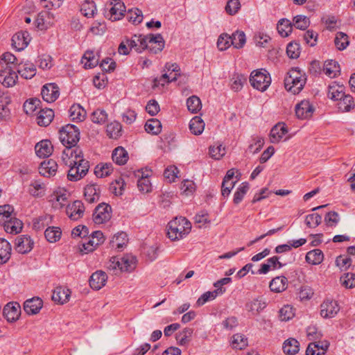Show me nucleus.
Instances as JSON below:
<instances>
[{
  "label": "nucleus",
  "mask_w": 355,
  "mask_h": 355,
  "mask_svg": "<svg viewBox=\"0 0 355 355\" xmlns=\"http://www.w3.org/2000/svg\"><path fill=\"white\" fill-rule=\"evenodd\" d=\"M191 224L184 217H176L168 224L167 234L172 241L183 239L191 231Z\"/></svg>",
  "instance_id": "nucleus-1"
},
{
  "label": "nucleus",
  "mask_w": 355,
  "mask_h": 355,
  "mask_svg": "<svg viewBox=\"0 0 355 355\" xmlns=\"http://www.w3.org/2000/svg\"><path fill=\"white\" fill-rule=\"evenodd\" d=\"M306 81L304 73L298 69H292L284 79L285 88L293 94H297L304 88Z\"/></svg>",
  "instance_id": "nucleus-2"
},
{
  "label": "nucleus",
  "mask_w": 355,
  "mask_h": 355,
  "mask_svg": "<svg viewBox=\"0 0 355 355\" xmlns=\"http://www.w3.org/2000/svg\"><path fill=\"white\" fill-rule=\"evenodd\" d=\"M252 87L260 92H265L271 84V77L266 69L253 71L250 77Z\"/></svg>",
  "instance_id": "nucleus-3"
},
{
  "label": "nucleus",
  "mask_w": 355,
  "mask_h": 355,
  "mask_svg": "<svg viewBox=\"0 0 355 355\" xmlns=\"http://www.w3.org/2000/svg\"><path fill=\"white\" fill-rule=\"evenodd\" d=\"M137 265V259L132 254H125L122 257H114L110 259V268L119 269L121 271L132 272Z\"/></svg>",
  "instance_id": "nucleus-4"
},
{
  "label": "nucleus",
  "mask_w": 355,
  "mask_h": 355,
  "mask_svg": "<svg viewBox=\"0 0 355 355\" xmlns=\"http://www.w3.org/2000/svg\"><path fill=\"white\" fill-rule=\"evenodd\" d=\"M59 133L60 141L64 146H76L80 139L79 129L72 124L62 127Z\"/></svg>",
  "instance_id": "nucleus-5"
},
{
  "label": "nucleus",
  "mask_w": 355,
  "mask_h": 355,
  "mask_svg": "<svg viewBox=\"0 0 355 355\" xmlns=\"http://www.w3.org/2000/svg\"><path fill=\"white\" fill-rule=\"evenodd\" d=\"M66 148L63 150L62 154V159L67 166H71V164H77V162L80 160H85L83 157L82 150L73 146H64Z\"/></svg>",
  "instance_id": "nucleus-6"
},
{
  "label": "nucleus",
  "mask_w": 355,
  "mask_h": 355,
  "mask_svg": "<svg viewBox=\"0 0 355 355\" xmlns=\"http://www.w3.org/2000/svg\"><path fill=\"white\" fill-rule=\"evenodd\" d=\"M110 6L108 11L105 12L106 17L112 21L121 19L125 12L123 2L121 0H112Z\"/></svg>",
  "instance_id": "nucleus-7"
},
{
  "label": "nucleus",
  "mask_w": 355,
  "mask_h": 355,
  "mask_svg": "<svg viewBox=\"0 0 355 355\" xmlns=\"http://www.w3.org/2000/svg\"><path fill=\"white\" fill-rule=\"evenodd\" d=\"M105 241L103 234L101 231H95L87 239V241L83 243L81 252L88 253L92 252L95 248L103 243Z\"/></svg>",
  "instance_id": "nucleus-8"
},
{
  "label": "nucleus",
  "mask_w": 355,
  "mask_h": 355,
  "mask_svg": "<svg viewBox=\"0 0 355 355\" xmlns=\"http://www.w3.org/2000/svg\"><path fill=\"white\" fill-rule=\"evenodd\" d=\"M111 207L105 203L99 204L93 214V220L96 224L106 223L111 218Z\"/></svg>",
  "instance_id": "nucleus-9"
},
{
  "label": "nucleus",
  "mask_w": 355,
  "mask_h": 355,
  "mask_svg": "<svg viewBox=\"0 0 355 355\" xmlns=\"http://www.w3.org/2000/svg\"><path fill=\"white\" fill-rule=\"evenodd\" d=\"M146 44V49H148L150 53L157 54L163 50L165 42L162 35L159 33L155 35L148 34Z\"/></svg>",
  "instance_id": "nucleus-10"
},
{
  "label": "nucleus",
  "mask_w": 355,
  "mask_h": 355,
  "mask_svg": "<svg viewBox=\"0 0 355 355\" xmlns=\"http://www.w3.org/2000/svg\"><path fill=\"white\" fill-rule=\"evenodd\" d=\"M339 311L338 304L333 300H326L320 305V315L324 318H334Z\"/></svg>",
  "instance_id": "nucleus-11"
},
{
  "label": "nucleus",
  "mask_w": 355,
  "mask_h": 355,
  "mask_svg": "<svg viewBox=\"0 0 355 355\" xmlns=\"http://www.w3.org/2000/svg\"><path fill=\"white\" fill-rule=\"evenodd\" d=\"M313 112L314 107L309 100H303L295 105V114L298 119H309Z\"/></svg>",
  "instance_id": "nucleus-12"
},
{
  "label": "nucleus",
  "mask_w": 355,
  "mask_h": 355,
  "mask_svg": "<svg viewBox=\"0 0 355 355\" xmlns=\"http://www.w3.org/2000/svg\"><path fill=\"white\" fill-rule=\"evenodd\" d=\"M79 166L81 167L80 173H78L77 169L75 168L73 164L69 166L70 167L67 178L70 181H78L83 178L88 172L89 170V162L87 160H80Z\"/></svg>",
  "instance_id": "nucleus-13"
},
{
  "label": "nucleus",
  "mask_w": 355,
  "mask_h": 355,
  "mask_svg": "<svg viewBox=\"0 0 355 355\" xmlns=\"http://www.w3.org/2000/svg\"><path fill=\"white\" fill-rule=\"evenodd\" d=\"M85 209L83 203L80 200H76L67 207L66 213L71 220H77L83 216Z\"/></svg>",
  "instance_id": "nucleus-14"
},
{
  "label": "nucleus",
  "mask_w": 355,
  "mask_h": 355,
  "mask_svg": "<svg viewBox=\"0 0 355 355\" xmlns=\"http://www.w3.org/2000/svg\"><path fill=\"white\" fill-rule=\"evenodd\" d=\"M33 241L28 235H21L15 239V250L21 254L29 252L33 247Z\"/></svg>",
  "instance_id": "nucleus-15"
},
{
  "label": "nucleus",
  "mask_w": 355,
  "mask_h": 355,
  "mask_svg": "<svg viewBox=\"0 0 355 355\" xmlns=\"http://www.w3.org/2000/svg\"><path fill=\"white\" fill-rule=\"evenodd\" d=\"M41 94L44 101L53 103L59 97V88L55 83L46 84L42 87Z\"/></svg>",
  "instance_id": "nucleus-16"
},
{
  "label": "nucleus",
  "mask_w": 355,
  "mask_h": 355,
  "mask_svg": "<svg viewBox=\"0 0 355 355\" xmlns=\"http://www.w3.org/2000/svg\"><path fill=\"white\" fill-rule=\"evenodd\" d=\"M21 313V307L17 302H9L3 309L4 317L8 322H15L18 320Z\"/></svg>",
  "instance_id": "nucleus-17"
},
{
  "label": "nucleus",
  "mask_w": 355,
  "mask_h": 355,
  "mask_svg": "<svg viewBox=\"0 0 355 355\" xmlns=\"http://www.w3.org/2000/svg\"><path fill=\"white\" fill-rule=\"evenodd\" d=\"M148 34L135 35L131 40H128L126 43L130 49H134L137 52L141 53L146 49Z\"/></svg>",
  "instance_id": "nucleus-18"
},
{
  "label": "nucleus",
  "mask_w": 355,
  "mask_h": 355,
  "mask_svg": "<svg viewBox=\"0 0 355 355\" xmlns=\"http://www.w3.org/2000/svg\"><path fill=\"white\" fill-rule=\"evenodd\" d=\"M18 76L15 71H13L10 66L0 71V83L6 87H12L15 85Z\"/></svg>",
  "instance_id": "nucleus-19"
},
{
  "label": "nucleus",
  "mask_w": 355,
  "mask_h": 355,
  "mask_svg": "<svg viewBox=\"0 0 355 355\" xmlns=\"http://www.w3.org/2000/svg\"><path fill=\"white\" fill-rule=\"evenodd\" d=\"M30 42L29 33L27 31L18 32L12 37V45L17 51L24 50Z\"/></svg>",
  "instance_id": "nucleus-20"
},
{
  "label": "nucleus",
  "mask_w": 355,
  "mask_h": 355,
  "mask_svg": "<svg viewBox=\"0 0 355 355\" xmlns=\"http://www.w3.org/2000/svg\"><path fill=\"white\" fill-rule=\"evenodd\" d=\"M107 280L106 273L102 270H98L91 275L89 285L92 289L98 291L105 285Z\"/></svg>",
  "instance_id": "nucleus-21"
},
{
  "label": "nucleus",
  "mask_w": 355,
  "mask_h": 355,
  "mask_svg": "<svg viewBox=\"0 0 355 355\" xmlns=\"http://www.w3.org/2000/svg\"><path fill=\"white\" fill-rule=\"evenodd\" d=\"M53 146L49 140H42L38 142L35 146L37 156L40 158L49 157L53 153Z\"/></svg>",
  "instance_id": "nucleus-22"
},
{
  "label": "nucleus",
  "mask_w": 355,
  "mask_h": 355,
  "mask_svg": "<svg viewBox=\"0 0 355 355\" xmlns=\"http://www.w3.org/2000/svg\"><path fill=\"white\" fill-rule=\"evenodd\" d=\"M42 305V300L40 298L33 297L25 301L24 304V309L28 315H35L39 313Z\"/></svg>",
  "instance_id": "nucleus-23"
},
{
  "label": "nucleus",
  "mask_w": 355,
  "mask_h": 355,
  "mask_svg": "<svg viewBox=\"0 0 355 355\" xmlns=\"http://www.w3.org/2000/svg\"><path fill=\"white\" fill-rule=\"evenodd\" d=\"M288 132L286 125L284 123L276 124L270 130V140L272 143H279Z\"/></svg>",
  "instance_id": "nucleus-24"
},
{
  "label": "nucleus",
  "mask_w": 355,
  "mask_h": 355,
  "mask_svg": "<svg viewBox=\"0 0 355 355\" xmlns=\"http://www.w3.org/2000/svg\"><path fill=\"white\" fill-rule=\"evenodd\" d=\"M70 294L69 289L59 286L54 289L51 298L55 302L63 304L69 300Z\"/></svg>",
  "instance_id": "nucleus-25"
},
{
  "label": "nucleus",
  "mask_w": 355,
  "mask_h": 355,
  "mask_svg": "<svg viewBox=\"0 0 355 355\" xmlns=\"http://www.w3.org/2000/svg\"><path fill=\"white\" fill-rule=\"evenodd\" d=\"M17 70V73L25 79H31L36 73L35 67L31 62L19 63Z\"/></svg>",
  "instance_id": "nucleus-26"
},
{
  "label": "nucleus",
  "mask_w": 355,
  "mask_h": 355,
  "mask_svg": "<svg viewBox=\"0 0 355 355\" xmlns=\"http://www.w3.org/2000/svg\"><path fill=\"white\" fill-rule=\"evenodd\" d=\"M85 198L89 203L97 202L100 198V188L97 184H89L85 188Z\"/></svg>",
  "instance_id": "nucleus-27"
},
{
  "label": "nucleus",
  "mask_w": 355,
  "mask_h": 355,
  "mask_svg": "<svg viewBox=\"0 0 355 355\" xmlns=\"http://www.w3.org/2000/svg\"><path fill=\"white\" fill-rule=\"evenodd\" d=\"M12 248L10 243L0 238V265L5 264L10 259Z\"/></svg>",
  "instance_id": "nucleus-28"
},
{
  "label": "nucleus",
  "mask_w": 355,
  "mask_h": 355,
  "mask_svg": "<svg viewBox=\"0 0 355 355\" xmlns=\"http://www.w3.org/2000/svg\"><path fill=\"white\" fill-rule=\"evenodd\" d=\"M323 72L331 78H335L340 74V65L335 60H327L323 65Z\"/></svg>",
  "instance_id": "nucleus-29"
},
{
  "label": "nucleus",
  "mask_w": 355,
  "mask_h": 355,
  "mask_svg": "<svg viewBox=\"0 0 355 355\" xmlns=\"http://www.w3.org/2000/svg\"><path fill=\"white\" fill-rule=\"evenodd\" d=\"M57 169L58 164L53 159L42 162L39 168L40 173L43 176L54 175Z\"/></svg>",
  "instance_id": "nucleus-30"
},
{
  "label": "nucleus",
  "mask_w": 355,
  "mask_h": 355,
  "mask_svg": "<svg viewBox=\"0 0 355 355\" xmlns=\"http://www.w3.org/2000/svg\"><path fill=\"white\" fill-rule=\"evenodd\" d=\"M288 286V279L284 276H279L273 278L270 282V290L275 293H281L285 291Z\"/></svg>",
  "instance_id": "nucleus-31"
},
{
  "label": "nucleus",
  "mask_w": 355,
  "mask_h": 355,
  "mask_svg": "<svg viewBox=\"0 0 355 355\" xmlns=\"http://www.w3.org/2000/svg\"><path fill=\"white\" fill-rule=\"evenodd\" d=\"M3 226L6 232L10 234H18L22 230L23 223L15 217H12L8 221H6Z\"/></svg>",
  "instance_id": "nucleus-32"
},
{
  "label": "nucleus",
  "mask_w": 355,
  "mask_h": 355,
  "mask_svg": "<svg viewBox=\"0 0 355 355\" xmlns=\"http://www.w3.org/2000/svg\"><path fill=\"white\" fill-rule=\"evenodd\" d=\"M54 117V112L51 109L41 110L37 117V124L40 126H47Z\"/></svg>",
  "instance_id": "nucleus-33"
},
{
  "label": "nucleus",
  "mask_w": 355,
  "mask_h": 355,
  "mask_svg": "<svg viewBox=\"0 0 355 355\" xmlns=\"http://www.w3.org/2000/svg\"><path fill=\"white\" fill-rule=\"evenodd\" d=\"M338 108L341 112H349L354 107L353 97L349 94H343L341 98H339Z\"/></svg>",
  "instance_id": "nucleus-34"
},
{
  "label": "nucleus",
  "mask_w": 355,
  "mask_h": 355,
  "mask_svg": "<svg viewBox=\"0 0 355 355\" xmlns=\"http://www.w3.org/2000/svg\"><path fill=\"white\" fill-rule=\"evenodd\" d=\"M225 292V289H216L213 291H207L204 293L197 300L196 304L198 306L204 305L206 302L214 300L216 297L222 295Z\"/></svg>",
  "instance_id": "nucleus-35"
},
{
  "label": "nucleus",
  "mask_w": 355,
  "mask_h": 355,
  "mask_svg": "<svg viewBox=\"0 0 355 355\" xmlns=\"http://www.w3.org/2000/svg\"><path fill=\"white\" fill-rule=\"evenodd\" d=\"M266 306V302L262 297H258L252 300L246 304V309L252 313L257 314Z\"/></svg>",
  "instance_id": "nucleus-36"
},
{
  "label": "nucleus",
  "mask_w": 355,
  "mask_h": 355,
  "mask_svg": "<svg viewBox=\"0 0 355 355\" xmlns=\"http://www.w3.org/2000/svg\"><path fill=\"white\" fill-rule=\"evenodd\" d=\"M69 116L72 121H83L86 117V111L79 104H73L69 109Z\"/></svg>",
  "instance_id": "nucleus-37"
},
{
  "label": "nucleus",
  "mask_w": 355,
  "mask_h": 355,
  "mask_svg": "<svg viewBox=\"0 0 355 355\" xmlns=\"http://www.w3.org/2000/svg\"><path fill=\"white\" fill-rule=\"evenodd\" d=\"M112 160L118 165L125 164L128 159V152L124 148L119 146L112 153Z\"/></svg>",
  "instance_id": "nucleus-38"
},
{
  "label": "nucleus",
  "mask_w": 355,
  "mask_h": 355,
  "mask_svg": "<svg viewBox=\"0 0 355 355\" xmlns=\"http://www.w3.org/2000/svg\"><path fill=\"white\" fill-rule=\"evenodd\" d=\"M99 62V58L97 57L93 51H86L81 60V62L84 64L85 68L92 69L95 67Z\"/></svg>",
  "instance_id": "nucleus-39"
},
{
  "label": "nucleus",
  "mask_w": 355,
  "mask_h": 355,
  "mask_svg": "<svg viewBox=\"0 0 355 355\" xmlns=\"http://www.w3.org/2000/svg\"><path fill=\"white\" fill-rule=\"evenodd\" d=\"M323 252L319 249H315L308 252L305 257L306 262L312 265L320 264L323 261Z\"/></svg>",
  "instance_id": "nucleus-40"
},
{
  "label": "nucleus",
  "mask_w": 355,
  "mask_h": 355,
  "mask_svg": "<svg viewBox=\"0 0 355 355\" xmlns=\"http://www.w3.org/2000/svg\"><path fill=\"white\" fill-rule=\"evenodd\" d=\"M293 23L287 19H281L277 25L278 33L282 37H287L292 32Z\"/></svg>",
  "instance_id": "nucleus-41"
},
{
  "label": "nucleus",
  "mask_w": 355,
  "mask_h": 355,
  "mask_svg": "<svg viewBox=\"0 0 355 355\" xmlns=\"http://www.w3.org/2000/svg\"><path fill=\"white\" fill-rule=\"evenodd\" d=\"M231 345L233 349H243L248 345V338L243 334H236L232 337Z\"/></svg>",
  "instance_id": "nucleus-42"
},
{
  "label": "nucleus",
  "mask_w": 355,
  "mask_h": 355,
  "mask_svg": "<svg viewBox=\"0 0 355 355\" xmlns=\"http://www.w3.org/2000/svg\"><path fill=\"white\" fill-rule=\"evenodd\" d=\"M204 128L205 123L200 116H196L190 121L189 129L193 134L199 135L202 134Z\"/></svg>",
  "instance_id": "nucleus-43"
},
{
  "label": "nucleus",
  "mask_w": 355,
  "mask_h": 355,
  "mask_svg": "<svg viewBox=\"0 0 355 355\" xmlns=\"http://www.w3.org/2000/svg\"><path fill=\"white\" fill-rule=\"evenodd\" d=\"M299 349V343L295 338L287 339L284 343L283 351L288 355H294L298 352Z\"/></svg>",
  "instance_id": "nucleus-44"
},
{
  "label": "nucleus",
  "mask_w": 355,
  "mask_h": 355,
  "mask_svg": "<svg viewBox=\"0 0 355 355\" xmlns=\"http://www.w3.org/2000/svg\"><path fill=\"white\" fill-rule=\"evenodd\" d=\"M343 87L333 83L328 87V96L334 101H338L341 98L344 94Z\"/></svg>",
  "instance_id": "nucleus-45"
},
{
  "label": "nucleus",
  "mask_w": 355,
  "mask_h": 355,
  "mask_svg": "<svg viewBox=\"0 0 355 355\" xmlns=\"http://www.w3.org/2000/svg\"><path fill=\"white\" fill-rule=\"evenodd\" d=\"M146 131L151 135H158L162 130L161 122L157 119H148L145 124Z\"/></svg>",
  "instance_id": "nucleus-46"
},
{
  "label": "nucleus",
  "mask_w": 355,
  "mask_h": 355,
  "mask_svg": "<svg viewBox=\"0 0 355 355\" xmlns=\"http://www.w3.org/2000/svg\"><path fill=\"white\" fill-rule=\"evenodd\" d=\"M250 189L249 184L246 182H242L237 188L234 194L233 202L234 204H239L243 199L245 195L247 193Z\"/></svg>",
  "instance_id": "nucleus-47"
},
{
  "label": "nucleus",
  "mask_w": 355,
  "mask_h": 355,
  "mask_svg": "<svg viewBox=\"0 0 355 355\" xmlns=\"http://www.w3.org/2000/svg\"><path fill=\"white\" fill-rule=\"evenodd\" d=\"M232 44L236 49H241L246 42L245 35L243 31H237L230 35Z\"/></svg>",
  "instance_id": "nucleus-48"
},
{
  "label": "nucleus",
  "mask_w": 355,
  "mask_h": 355,
  "mask_svg": "<svg viewBox=\"0 0 355 355\" xmlns=\"http://www.w3.org/2000/svg\"><path fill=\"white\" fill-rule=\"evenodd\" d=\"M106 131L110 138L116 139L121 135L122 126L120 123L114 121L107 125Z\"/></svg>",
  "instance_id": "nucleus-49"
},
{
  "label": "nucleus",
  "mask_w": 355,
  "mask_h": 355,
  "mask_svg": "<svg viewBox=\"0 0 355 355\" xmlns=\"http://www.w3.org/2000/svg\"><path fill=\"white\" fill-rule=\"evenodd\" d=\"M44 235L49 242L55 243L60 239L62 232L59 227H49L45 230Z\"/></svg>",
  "instance_id": "nucleus-50"
},
{
  "label": "nucleus",
  "mask_w": 355,
  "mask_h": 355,
  "mask_svg": "<svg viewBox=\"0 0 355 355\" xmlns=\"http://www.w3.org/2000/svg\"><path fill=\"white\" fill-rule=\"evenodd\" d=\"M334 43L338 50L343 51L345 49L349 44L347 35L343 32L337 33Z\"/></svg>",
  "instance_id": "nucleus-51"
},
{
  "label": "nucleus",
  "mask_w": 355,
  "mask_h": 355,
  "mask_svg": "<svg viewBox=\"0 0 355 355\" xmlns=\"http://www.w3.org/2000/svg\"><path fill=\"white\" fill-rule=\"evenodd\" d=\"M127 241L128 236L126 233L121 232L114 236L111 243L112 247H116L119 250H121L125 245Z\"/></svg>",
  "instance_id": "nucleus-52"
},
{
  "label": "nucleus",
  "mask_w": 355,
  "mask_h": 355,
  "mask_svg": "<svg viewBox=\"0 0 355 355\" xmlns=\"http://www.w3.org/2000/svg\"><path fill=\"white\" fill-rule=\"evenodd\" d=\"M127 19L133 24H139L143 21L142 11L138 8L130 9L127 13Z\"/></svg>",
  "instance_id": "nucleus-53"
},
{
  "label": "nucleus",
  "mask_w": 355,
  "mask_h": 355,
  "mask_svg": "<svg viewBox=\"0 0 355 355\" xmlns=\"http://www.w3.org/2000/svg\"><path fill=\"white\" fill-rule=\"evenodd\" d=\"M187 106L191 113H197L202 108L200 99L196 96H192L187 100Z\"/></svg>",
  "instance_id": "nucleus-54"
},
{
  "label": "nucleus",
  "mask_w": 355,
  "mask_h": 355,
  "mask_svg": "<svg viewBox=\"0 0 355 355\" xmlns=\"http://www.w3.org/2000/svg\"><path fill=\"white\" fill-rule=\"evenodd\" d=\"M45 185L39 181L32 182L28 189L31 195L35 197L42 196L44 193Z\"/></svg>",
  "instance_id": "nucleus-55"
},
{
  "label": "nucleus",
  "mask_w": 355,
  "mask_h": 355,
  "mask_svg": "<svg viewBox=\"0 0 355 355\" xmlns=\"http://www.w3.org/2000/svg\"><path fill=\"white\" fill-rule=\"evenodd\" d=\"M112 171V164L106 163L104 164H98L95 168V175L98 178H103L109 175Z\"/></svg>",
  "instance_id": "nucleus-56"
},
{
  "label": "nucleus",
  "mask_w": 355,
  "mask_h": 355,
  "mask_svg": "<svg viewBox=\"0 0 355 355\" xmlns=\"http://www.w3.org/2000/svg\"><path fill=\"white\" fill-rule=\"evenodd\" d=\"M13 207L9 205L0 206V225H3L12 218Z\"/></svg>",
  "instance_id": "nucleus-57"
},
{
  "label": "nucleus",
  "mask_w": 355,
  "mask_h": 355,
  "mask_svg": "<svg viewBox=\"0 0 355 355\" xmlns=\"http://www.w3.org/2000/svg\"><path fill=\"white\" fill-rule=\"evenodd\" d=\"M293 25L297 29L306 30L310 25V20L304 15H297L293 18Z\"/></svg>",
  "instance_id": "nucleus-58"
},
{
  "label": "nucleus",
  "mask_w": 355,
  "mask_h": 355,
  "mask_svg": "<svg viewBox=\"0 0 355 355\" xmlns=\"http://www.w3.org/2000/svg\"><path fill=\"white\" fill-rule=\"evenodd\" d=\"M81 12L85 17H94L96 12V7L94 2L92 1H85L81 6Z\"/></svg>",
  "instance_id": "nucleus-59"
},
{
  "label": "nucleus",
  "mask_w": 355,
  "mask_h": 355,
  "mask_svg": "<svg viewBox=\"0 0 355 355\" xmlns=\"http://www.w3.org/2000/svg\"><path fill=\"white\" fill-rule=\"evenodd\" d=\"M238 180L237 178H235L234 180L223 179L221 186V193L223 197L229 196L236 183L238 182Z\"/></svg>",
  "instance_id": "nucleus-60"
},
{
  "label": "nucleus",
  "mask_w": 355,
  "mask_h": 355,
  "mask_svg": "<svg viewBox=\"0 0 355 355\" xmlns=\"http://www.w3.org/2000/svg\"><path fill=\"white\" fill-rule=\"evenodd\" d=\"M125 182L122 178L116 179L110 186V190L115 196H121L124 190Z\"/></svg>",
  "instance_id": "nucleus-61"
},
{
  "label": "nucleus",
  "mask_w": 355,
  "mask_h": 355,
  "mask_svg": "<svg viewBox=\"0 0 355 355\" xmlns=\"http://www.w3.org/2000/svg\"><path fill=\"white\" fill-rule=\"evenodd\" d=\"M231 45H232V44L230 35L223 33L218 37L217 46L220 51H225Z\"/></svg>",
  "instance_id": "nucleus-62"
},
{
  "label": "nucleus",
  "mask_w": 355,
  "mask_h": 355,
  "mask_svg": "<svg viewBox=\"0 0 355 355\" xmlns=\"http://www.w3.org/2000/svg\"><path fill=\"white\" fill-rule=\"evenodd\" d=\"M341 284L347 288L355 287V274L347 272L345 273L340 278Z\"/></svg>",
  "instance_id": "nucleus-63"
},
{
  "label": "nucleus",
  "mask_w": 355,
  "mask_h": 355,
  "mask_svg": "<svg viewBox=\"0 0 355 355\" xmlns=\"http://www.w3.org/2000/svg\"><path fill=\"white\" fill-rule=\"evenodd\" d=\"M91 119L95 123L103 124L107 121V114L105 110L97 109L93 112Z\"/></svg>",
  "instance_id": "nucleus-64"
}]
</instances>
